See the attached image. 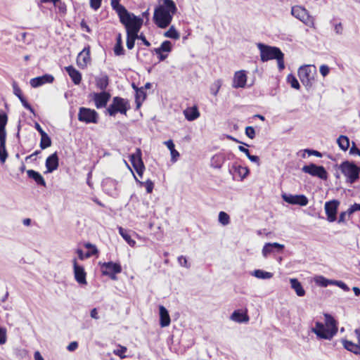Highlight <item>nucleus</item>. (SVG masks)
Returning a JSON list of instances; mask_svg holds the SVG:
<instances>
[{
	"label": "nucleus",
	"instance_id": "1",
	"mask_svg": "<svg viewBox=\"0 0 360 360\" xmlns=\"http://www.w3.org/2000/svg\"><path fill=\"white\" fill-rule=\"evenodd\" d=\"M120 0H110L112 9L119 16L120 22L125 27L126 32L130 34H138L143 25V18L129 12L120 4Z\"/></svg>",
	"mask_w": 360,
	"mask_h": 360
},
{
	"label": "nucleus",
	"instance_id": "2",
	"mask_svg": "<svg viewBox=\"0 0 360 360\" xmlns=\"http://www.w3.org/2000/svg\"><path fill=\"white\" fill-rule=\"evenodd\" d=\"M177 12L176 4L172 0H162V4L158 6L154 11L153 20L160 28L167 27Z\"/></svg>",
	"mask_w": 360,
	"mask_h": 360
},
{
	"label": "nucleus",
	"instance_id": "3",
	"mask_svg": "<svg viewBox=\"0 0 360 360\" xmlns=\"http://www.w3.org/2000/svg\"><path fill=\"white\" fill-rule=\"evenodd\" d=\"M130 109V104L127 99L120 96H115L112 103L106 108V113L110 116L115 117L117 113L127 115V112Z\"/></svg>",
	"mask_w": 360,
	"mask_h": 360
},
{
	"label": "nucleus",
	"instance_id": "4",
	"mask_svg": "<svg viewBox=\"0 0 360 360\" xmlns=\"http://www.w3.org/2000/svg\"><path fill=\"white\" fill-rule=\"evenodd\" d=\"M339 169L349 184H354L359 179L360 167L353 162L344 161L339 165Z\"/></svg>",
	"mask_w": 360,
	"mask_h": 360
},
{
	"label": "nucleus",
	"instance_id": "5",
	"mask_svg": "<svg viewBox=\"0 0 360 360\" xmlns=\"http://www.w3.org/2000/svg\"><path fill=\"white\" fill-rule=\"evenodd\" d=\"M257 46L260 51V57L262 62L276 59L282 53L281 49L276 46H268L262 43H258Z\"/></svg>",
	"mask_w": 360,
	"mask_h": 360
},
{
	"label": "nucleus",
	"instance_id": "6",
	"mask_svg": "<svg viewBox=\"0 0 360 360\" xmlns=\"http://www.w3.org/2000/svg\"><path fill=\"white\" fill-rule=\"evenodd\" d=\"M78 120L86 124H96L98 120V114L95 110L81 107L79 110Z\"/></svg>",
	"mask_w": 360,
	"mask_h": 360
},
{
	"label": "nucleus",
	"instance_id": "7",
	"mask_svg": "<svg viewBox=\"0 0 360 360\" xmlns=\"http://www.w3.org/2000/svg\"><path fill=\"white\" fill-rule=\"evenodd\" d=\"M302 170L304 173L309 174L312 176L319 177L323 180H326L328 178V173L326 169L323 166H318L314 163L304 165Z\"/></svg>",
	"mask_w": 360,
	"mask_h": 360
},
{
	"label": "nucleus",
	"instance_id": "8",
	"mask_svg": "<svg viewBox=\"0 0 360 360\" xmlns=\"http://www.w3.org/2000/svg\"><path fill=\"white\" fill-rule=\"evenodd\" d=\"M142 153L140 148H136V152L129 155V160L138 175L141 178L145 170V165L142 160Z\"/></svg>",
	"mask_w": 360,
	"mask_h": 360
},
{
	"label": "nucleus",
	"instance_id": "9",
	"mask_svg": "<svg viewBox=\"0 0 360 360\" xmlns=\"http://www.w3.org/2000/svg\"><path fill=\"white\" fill-rule=\"evenodd\" d=\"M99 264L101 267L102 274L110 276L113 280L116 278L115 274L122 271V266L119 263L108 262L102 264L99 262Z\"/></svg>",
	"mask_w": 360,
	"mask_h": 360
},
{
	"label": "nucleus",
	"instance_id": "10",
	"mask_svg": "<svg viewBox=\"0 0 360 360\" xmlns=\"http://www.w3.org/2000/svg\"><path fill=\"white\" fill-rule=\"evenodd\" d=\"M298 76L306 87H311L312 81L314 80V73L311 71L310 66L304 65L300 68L298 70Z\"/></svg>",
	"mask_w": 360,
	"mask_h": 360
},
{
	"label": "nucleus",
	"instance_id": "11",
	"mask_svg": "<svg viewBox=\"0 0 360 360\" xmlns=\"http://www.w3.org/2000/svg\"><path fill=\"white\" fill-rule=\"evenodd\" d=\"M323 316L325 318V326L327 329L326 332H327L329 340H330L338 333V322L332 315L328 313H324Z\"/></svg>",
	"mask_w": 360,
	"mask_h": 360
},
{
	"label": "nucleus",
	"instance_id": "12",
	"mask_svg": "<svg viewBox=\"0 0 360 360\" xmlns=\"http://www.w3.org/2000/svg\"><path fill=\"white\" fill-rule=\"evenodd\" d=\"M281 197L285 202L290 205L306 206L309 202L308 198L302 194L292 195L284 193L281 195Z\"/></svg>",
	"mask_w": 360,
	"mask_h": 360
},
{
	"label": "nucleus",
	"instance_id": "13",
	"mask_svg": "<svg viewBox=\"0 0 360 360\" xmlns=\"http://www.w3.org/2000/svg\"><path fill=\"white\" fill-rule=\"evenodd\" d=\"M91 96L95 103L96 108L100 109L107 105L111 95L108 91H101L99 93H93L91 94Z\"/></svg>",
	"mask_w": 360,
	"mask_h": 360
},
{
	"label": "nucleus",
	"instance_id": "14",
	"mask_svg": "<svg viewBox=\"0 0 360 360\" xmlns=\"http://www.w3.org/2000/svg\"><path fill=\"white\" fill-rule=\"evenodd\" d=\"M340 202L337 200H333L325 203V211L328 221L333 222L337 219L336 214Z\"/></svg>",
	"mask_w": 360,
	"mask_h": 360
},
{
	"label": "nucleus",
	"instance_id": "15",
	"mask_svg": "<svg viewBox=\"0 0 360 360\" xmlns=\"http://www.w3.org/2000/svg\"><path fill=\"white\" fill-rule=\"evenodd\" d=\"M90 61V46L87 45L78 54L77 58V64L80 68L84 69L87 67V65Z\"/></svg>",
	"mask_w": 360,
	"mask_h": 360
},
{
	"label": "nucleus",
	"instance_id": "16",
	"mask_svg": "<svg viewBox=\"0 0 360 360\" xmlns=\"http://www.w3.org/2000/svg\"><path fill=\"white\" fill-rule=\"evenodd\" d=\"M233 156V155L231 153L227 154L224 153L215 154L211 158L210 165L214 168L220 169L224 163L225 160L226 159H231V158Z\"/></svg>",
	"mask_w": 360,
	"mask_h": 360
},
{
	"label": "nucleus",
	"instance_id": "17",
	"mask_svg": "<svg viewBox=\"0 0 360 360\" xmlns=\"http://www.w3.org/2000/svg\"><path fill=\"white\" fill-rule=\"evenodd\" d=\"M229 173L233 175V179L238 176L240 178V180L243 181L248 175L249 169L246 167H243L237 163H233L229 168Z\"/></svg>",
	"mask_w": 360,
	"mask_h": 360
},
{
	"label": "nucleus",
	"instance_id": "18",
	"mask_svg": "<svg viewBox=\"0 0 360 360\" xmlns=\"http://www.w3.org/2000/svg\"><path fill=\"white\" fill-rule=\"evenodd\" d=\"M73 268L75 278L77 281V282L82 285L86 284V274L84 271V269L83 268V266H79L77 264V259L75 258L73 259Z\"/></svg>",
	"mask_w": 360,
	"mask_h": 360
},
{
	"label": "nucleus",
	"instance_id": "19",
	"mask_svg": "<svg viewBox=\"0 0 360 360\" xmlns=\"http://www.w3.org/2000/svg\"><path fill=\"white\" fill-rule=\"evenodd\" d=\"M54 77L49 74H45L40 77H37L30 79V85L33 88H37L45 84H51L53 82Z\"/></svg>",
	"mask_w": 360,
	"mask_h": 360
},
{
	"label": "nucleus",
	"instance_id": "20",
	"mask_svg": "<svg viewBox=\"0 0 360 360\" xmlns=\"http://www.w3.org/2000/svg\"><path fill=\"white\" fill-rule=\"evenodd\" d=\"M45 165L46 167L45 173H51L58 169L59 158L57 152H55L46 158Z\"/></svg>",
	"mask_w": 360,
	"mask_h": 360
},
{
	"label": "nucleus",
	"instance_id": "21",
	"mask_svg": "<svg viewBox=\"0 0 360 360\" xmlns=\"http://www.w3.org/2000/svg\"><path fill=\"white\" fill-rule=\"evenodd\" d=\"M246 82L247 76L245 71L240 70L235 73L232 86L236 89L243 88L246 84Z\"/></svg>",
	"mask_w": 360,
	"mask_h": 360
},
{
	"label": "nucleus",
	"instance_id": "22",
	"mask_svg": "<svg viewBox=\"0 0 360 360\" xmlns=\"http://www.w3.org/2000/svg\"><path fill=\"white\" fill-rule=\"evenodd\" d=\"M326 328L325 325L319 321H316L315 323V328H311V331L316 334V335L320 338V339H324V340H329V336L327 334Z\"/></svg>",
	"mask_w": 360,
	"mask_h": 360
},
{
	"label": "nucleus",
	"instance_id": "23",
	"mask_svg": "<svg viewBox=\"0 0 360 360\" xmlns=\"http://www.w3.org/2000/svg\"><path fill=\"white\" fill-rule=\"evenodd\" d=\"M160 325L161 327H167L170 324V316L167 309L162 305L159 307Z\"/></svg>",
	"mask_w": 360,
	"mask_h": 360
},
{
	"label": "nucleus",
	"instance_id": "24",
	"mask_svg": "<svg viewBox=\"0 0 360 360\" xmlns=\"http://www.w3.org/2000/svg\"><path fill=\"white\" fill-rule=\"evenodd\" d=\"M65 70L75 84H80L82 81V75L72 65L65 67Z\"/></svg>",
	"mask_w": 360,
	"mask_h": 360
},
{
	"label": "nucleus",
	"instance_id": "25",
	"mask_svg": "<svg viewBox=\"0 0 360 360\" xmlns=\"http://www.w3.org/2000/svg\"><path fill=\"white\" fill-rule=\"evenodd\" d=\"M27 174L28 177L33 179L37 183V184L44 187L46 186V181L39 172L33 169H29L27 171Z\"/></svg>",
	"mask_w": 360,
	"mask_h": 360
},
{
	"label": "nucleus",
	"instance_id": "26",
	"mask_svg": "<svg viewBox=\"0 0 360 360\" xmlns=\"http://www.w3.org/2000/svg\"><path fill=\"white\" fill-rule=\"evenodd\" d=\"M342 343L344 348L347 350L355 354H360V344L359 342L355 344L352 341L343 339L342 340Z\"/></svg>",
	"mask_w": 360,
	"mask_h": 360
},
{
	"label": "nucleus",
	"instance_id": "27",
	"mask_svg": "<svg viewBox=\"0 0 360 360\" xmlns=\"http://www.w3.org/2000/svg\"><path fill=\"white\" fill-rule=\"evenodd\" d=\"M96 85L98 89L102 91H106L105 89L109 84V78L107 75H102L100 77H96Z\"/></svg>",
	"mask_w": 360,
	"mask_h": 360
},
{
	"label": "nucleus",
	"instance_id": "28",
	"mask_svg": "<svg viewBox=\"0 0 360 360\" xmlns=\"http://www.w3.org/2000/svg\"><path fill=\"white\" fill-rule=\"evenodd\" d=\"M290 283L291 288L295 291L297 296L302 297L305 295V290L301 283L297 278H290Z\"/></svg>",
	"mask_w": 360,
	"mask_h": 360
},
{
	"label": "nucleus",
	"instance_id": "29",
	"mask_svg": "<svg viewBox=\"0 0 360 360\" xmlns=\"http://www.w3.org/2000/svg\"><path fill=\"white\" fill-rule=\"evenodd\" d=\"M133 88L136 91V103L137 108H139L141 102L143 101L146 98V94L143 87L138 88L134 84H132Z\"/></svg>",
	"mask_w": 360,
	"mask_h": 360
},
{
	"label": "nucleus",
	"instance_id": "30",
	"mask_svg": "<svg viewBox=\"0 0 360 360\" xmlns=\"http://www.w3.org/2000/svg\"><path fill=\"white\" fill-rule=\"evenodd\" d=\"M6 136H0V162L4 163L8 158L6 149Z\"/></svg>",
	"mask_w": 360,
	"mask_h": 360
},
{
	"label": "nucleus",
	"instance_id": "31",
	"mask_svg": "<svg viewBox=\"0 0 360 360\" xmlns=\"http://www.w3.org/2000/svg\"><path fill=\"white\" fill-rule=\"evenodd\" d=\"M308 11L300 6H295L292 7L291 9V14L298 20H301L302 18H304V15H306V13Z\"/></svg>",
	"mask_w": 360,
	"mask_h": 360
},
{
	"label": "nucleus",
	"instance_id": "32",
	"mask_svg": "<svg viewBox=\"0 0 360 360\" xmlns=\"http://www.w3.org/2000/svg\"><path fill=\"white\" fill-rule=\"evenodd\" d=\"M184 115L188 121H193L199 117L200 112L196 107H192L184 111Z\"/></svg>",
	"mask_w": 360,
	"mask_h": 360
},
{
	"label": "nucleus",
	"instance_id": "33",
	"mask_svg": "<svg viewBox=\"0 0 360 360\" xmlns=\"http://www.w3.org/2000/svg\"><path fill=\"white\" fill-rule=\"evenodd\" d=\"M231 319L238 323H242L248 321L249 318L245 314L241 313L239 310H235L231 316Z\"/></svg>",
	"mask_w": 360,
	"mask_h": 360
},
{
	"label": "nucleus",
	"instance_id": "34",
	"mask_svg": "<svg viewBox=\"0 0 360 360\" xmlns=\"http://www.w3.org/2000/svg\"><path fill=\"white\" fill-rule=\"evenodd\" d=\"M8 122V116L6 112L0 110V136H6V126Z\"/></svg>",
	"mask_w": 360,
	"mask_h": 360
},
{
	"label": "nucleus",
	"instance_id": "35",
	"mask_svg": "<svg viewBox=\"0 0 360 360\" xmlns=\"http://www.w3.org/2000/svg\"><path fill=\"white\" fill-rule=\"evenodd\" d=\"M165 145L168 148V149L170 150L171 156H172V161L176 162L177 160V158L179 156V152L175 150V146L172 141V140H168L165 141Z\"/></svg>",
	"mask_w": 360,
	"mask_h": 360
},
{
	"label": "nucleus",
	"instance_id": "36",
	"mask_svg": "<svg viewBox=\"0 0 360 360\" xmlns=\"http://www.w3.org/2000/svg\"><path fill=\"white\" fill-rule=\"evenodd\" d=\"M172 45L170 41L166 40L164 41L160 47L155 48L153 49V51L155 53H160V51L169 53L172 51Z\"/></svg>",
	"mask_w": 360,
	"mask_h": 360
},
{
	"label": "nucleus",
	"instance_id": "37",
	"mask_svg": "<svg viewBox=\"0 0 360 360\" xmlns=\"http://www.w3.org/2000/svg\"><path fill=\"white\" fill-rule=\"evenodd\" d=\"M119 233L130 246L133 247L135 245L136 242L131 239L127 230L123 229L122 227H119Z\"/></svg>",
	"mask_w": 360,
	"mask_h": 360
},
{
	"label": "nucleus",
	"instance_id": "38",
	"mask_svg": "<svg viewBox=\"0 0 360 360\" xmlns=\"http://www.w3.org/2000/svg\"><path fill=\"white\" fill-rule=\"evenodd\" d=\"M339 147L344 151H346L349 146V139L347 136L341 135L337 140Z\"/></svg>",
	"mask_w": 360,
	"mask_h": 360
},
{
	"label": "nucleus",
	"instance_id": "39",
	"mask_svg": "<svg viewBox=\"0 0 360 360\" xmlns=\"http://www.w3.org/2000/svg\"><path fill=\"white\" fill-rule=\"evenodd\" d=\"M252 276L257 278L261 279H269L273 276V274L270 272H267L261 269H256L251 274Z\"/></svg>",
	"mask_w": 360,
	"mask_h": 360
},
{
	"label": "nucleus",
	"instance_id": "40",
	"mask_svg": "<svg viewBox=\"0 0 360 360\" xmlns=\"http://www.w3.org/2000/svg\"><path fill=\"white\" fill-rule=\"evenodd\" d=\"M315 282L321 287H327L329 285H333L334 280H330L322 276H319L315 278Z\"/></svg>",
	"mask_w": 360,
	"mask_h": 360
},
{
	"label": "nucleus",
	"instance_id": "41",
	"mask_svg": "<svg viewBox=\"0 0 360 360\" xmlns=\"http://www.w3.org/2000/svg\"><path fill=\"white\" fill-rule=\"evenodd\" d=\"M138 38V34H130L129 32L127 33V47L131 50L134 47L135 41Z\"/></svg>",
	"mask_w": 360,
	"mask_h": 360
},
{
	"label": "nucleus",
	"instance_id": "42",
	"mask_svg": "<svg viewBox=\"0 0 360 360\" xmlns=\"http://www.w3.org/2000/svg\"><path fill=\"white\" fill-rule=\"evenodd\" d=\"M164 36L167 38L173 39H179L180 37L179 33L176 31L174 26H171L169 29L164 33Z\"/></svg>",
	"mask_w": 360,
	"mask_h": 360
},
{
	"label": "nucleus",
	"instance_id": "43",
	"mask_svg": "<svg viewBox=\"0 0 360 360\" xmlns=\"http://www.w3.org/2000/svg\"><path fill=\"white\" fill-rule=\"evenodd\" d=\"M51 146V140L49 135L45 133L41 136L40 148L45 149Z\"/></svg>",
	"mask_w": 360,
	"mask_h": 360
},
{
	"label": "nucleus",
	"instance_id": "44",
	"mask_svg": "<svg viewBox=\"0 0 360 360\" xmlns=\"http://www.w3.org/2000/svg\"><path fill=\"white\" fill-rule=\"evenodd\" d=\"M84 247L87 249H89L88 252L85 254V257H90L93 255H97L98 250L95 245H93L90 243H87L84 245Z\"/></svg>",
	"mask_w": 360,
	"mask_h": 360
},
{
	"label": "nucleus",
	"instance_id": "45",
	"mask_svg": "<svg viewBox=\"0 0 360 360\" xmlns=\"http://www.w3.org/2000/svg\"><path fill=\"white\" fill-rule=\"evenodd\" d=\"M134 176L137 182H139L141 185L145 186L147 193H151L153 192L154 184L151 180L148 179L146 182H142L139 181L134 174Z\"/></svg>",
	"mask_w": 360,
	"mask_h": 360
},
{
	"label": "nucleus",
	"instance_id": "46",
	"mask_svg": "<svg viewBox=\"0 0 360 360\" xmlns=\"http://www.w3.org/2000/svg\"><path fill=\"white\" fill-rule=\"evenodd\" d=\"M287 82L290 84L291 87L293 89H299L300 88V85L298 80L292 74L288 75Z\"/></svg>",
	"mask_w": 360,
	"mask_h": 360
},
{
	"label": "nucleus",
	"instance_id": "47",
	"mask_svg": "<svg viewBox=\"0 0 360 360\" xmlns=\"http://www.w3.org/2000/svg\"><path fill=\"white\" fill-rule=\"evenodd\" d=\"M300 21L310 27H313L314 26V20L313 17L309 14L308 11L306 13L304 18H302Z\"/></svg>",
	"mask_w": 360,
	"mask_h": 360
},
{
	"label": "nucleus",
	"instance_id": "48",
	"mask_svg": "<svg viewBox=\"0 0 360 360\" xmlns=\"http://www.w3.org/2000/svg\"><path fill=\"white\" fill-rule=\"evenodd\" d=\"M219 221L224 226L229 224L230 222L229 215L224 212H220L219 214Z\"/></svg>",
	"mask_w": 360,
	"mask_h": 360
},
{
	"label": "nucleus",
	"instance_id": "49",
	"mask_svg": "<svg viewBox=\"0 0 360 360\" xmlns=\"http://www.w3.org/2000/svg\"><path fill=\"white\" fill-rule=\"evenodd\" d=\"M127 349L126 347L119 345V349L114 350L113 353L115 355L120 356L121 359H124L126 358V355L124 354L127 352Z\"/></svg>",
	"mask_w": 360,
	"mask_h": 360
},
{
	"label": "nucleus",
	"instance_id": "50",
	"mask_svg": "<svg viewBox=\"0 0 360 360\" xmlns=\"http://www.w3.org/2000/svg\"><path fill=\"white\" fill-rule=\"evenodd\" d=\"M19 100L20 101L22 105L25 108L28 110L30 112L34 114V110L32 107V105L27 101V100L25 98V97L22 96L19 98Z\"/></svg>",
	"mask_w": 360,
	"mask_h": 360
},
{
	"label": "nucleus",
	"instance_id": "51",
	"mask_svg": "<svg viewBox=\"0 0 360 360\" xmlns=\"http://www.w3.org/2000/svg\"><path fill=\"white\" fill-rule=\"evenodd\" d=\"M13 94L19 98L20 97L22 96V91L20 88L19 87L18 84L16 82L13 81L12 83Z\"/></svg>",
	"mask_w": 360,
	"mask_h": 360
},
{
	"label": "nucleus",
	"instance_id": "52",
	"mask_svg": "<svg viewBox=\"0 0 360 360\" xmlns=\"http://www.w3.org/2000/svg\"><path fill=\"white\" fill-rule=\"evenodd\" d=\"M114 53L116 56H122L124 54V49L122 44H115L114 46Z\"/></svg>",
	"mask_w": 360,
	"mask_h": 360
},
{
	"label": "nucleus",
	"instance_id": "53",
	"mask_svg": "<svg viewBox=\"0 0 360 360\" xmlns=\"http://www.w3.org/2000/svg\"><path fill=\"white\" fill-rule=\"evenodd\" d=\"M107 186H113L115 187V181L110 179H106L105 180H104L103 181V189L107 191L108 193H110V191L108 190L107 188Z\"/></svg>",
	"mask_w": 360,
	"mask_h": 360
},
{
	"label": "nucleus",
	"instance_id": "54",
	"mask_svg": "<svg viewBox=\"0 0 360 360\" xmlns=\"http://www.w3.org/2000/svg\"><path fill=\"white\" fill-rule=\"evenodd\" d=\"M278 63V67L280 71L283 70L285 68L284 64V54L282 53L281 55L276 59Z\"/></svg>",
	"mask_w": 360,
	"mask_h": 360
},
{
	"label": "nucleus",
	"instance_id": "55",
	"mask_svg": "<svg viewBox=\"0 0 360 360\" xmlns=\"http://www.w3.org/2000/svg\"><path fill=\"white\" fill-rule=\"evenodd\" d=\"M357 211H360V204L354 203L348 208V216L349 217L351 214Z\"/></svg>",
	"mask_w": 360,
	"mask_h": 360
},
{
	"label": "nucleus",
	"instance_id": "56",
	"mask_svg": "<svg viewBox=\"0 0 360 360\" xmlns=\"http://www.w3.org/2000/svg\"><path fill=\"white\" fill-rule=\"evenodd\" d=\"M274 249L272 248L271 243H266L262 249V254L264 257H266L267 255L272 252Z\"/></svg>",
	"mask_w": 360,
	"mask_h": 360
},
{
	"label": "nucleus",
	"instance_id": "57",
	"mask_svg": "<svg viewBox=\"0 0 360 360\" xmlns=\"http://www.w3.org/2000/svg\"><path fill=\"white\" fill-rule=\"evenodd\" d=\"M245 135L252 139L255 137V130L252 127H247L245 128Z\"/></svg>",
	"mask_w": 360,
	"mask_h": 360
},
{
	"label": "nucleus",
	"instance_id": "58",
	"mask_svg": "<svg viewBox=\"0 0 360 360\" xmlns=\"http://www.w3.org/2000/svg\"><path fill=\"white\" fill-rule=\"evenodd\" d=\"M178 262L181 266L186 267L187 269L190 268L191 265L188 263L187 259L183 255H181L178 257Z\"/></svg>",
	"mask_w": 360,
	"mask_h": 360
},
{
	"label": "nucleus",
	"instance_id": "59",
	"mask_svg": "<svg viewBox=\"0 0 360 360\" xmlns=\"http://www.w3.org/2000/svg\"><path fill=\"white\" fill-rule=\"evenodd\" d=\"M333 285L338 286L339 288L342 289L344 291L347 292L349 290V288L347 286V285L341 281L334 280Z\"/></svg>",
	"mask_w": 360,
	"mask_h": 360
},
{
	"label": "nucleus",
	"instance_id": "60",
	"mask_svg": "<svg viewBox=\"0 0 360 360\" xmlns=\"http://www.w3.org/2000/svg\"><path fill=\"white\" fill-rule=\"evenodd\" d=\"M102 0H90V6L94 11H97L101 6Z\"/></svg>",
	"mask_w": 360,
	"mask_h": 360
},
{
	"label": "nucleus",
	"instance_id": "61",
	"mask_svg": "<svg viewBox=\"0 0 360 360\" xmlns=\"http://www.w3.org/2000/svg\"><path fill=\"white\" fill-rule=\"evenodd\" d=\"M320 73L322 75L323 77H326L328 75L330 72V68L326 65H322L320 67Z\"/></svg>",
	"mask_w": 360,
	"mask_h": 360
},
{
	"label": "nucleus",
	"instance_id": "62",
	"mask_svg": "<svg viewBox=\"0 0 360 360\" xmlns=\"http://www.w3.org/2000/svg\"><path fill=\"white\" fill-rule=\"evenodd\" d=\"M349 153L352 155L356 154L360 156V149L356 147L354 142H352V146L350 148Z\"/></svg>",
	"mask_w": 360,
	"mask_h": 360
},
{
	"label": "nucleus",
	"instance_id": "63",
	"mask_svg": "<svg viewBox=\"0 0 360 360\" xmlns=\"http://www.w3.org/2000/svg\"><path fill=\"white\" fill-rule=\"evenodd\" d=\"M6 341V330L0 328V345L4 344Z\"/></svg>",
	"mask_w": 360,
	"mask_h": 360
},
{
	"label": "nucleus",
	"instance_id": "64",
	"mask_svg": "<svg viewBox=\"0 0 360 360\" xmlns=\"http://www.w3.org/2000/svg\"><path fill=\"white\" fill-rule=\"evenodd\" d=\"M56 6L58 7V11L60 13H65L66 12V5L65 3L62 2L60 0V2H58L57 6Z\"/></svg>",
	"mask_w": 360,
	"mask_h": 360
}]
</instances>
